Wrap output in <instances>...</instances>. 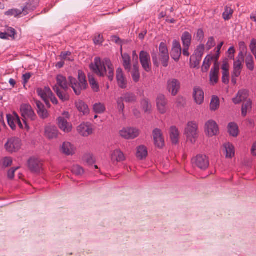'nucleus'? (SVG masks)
<instances>
[{
    "instance_id": "nucleus-1",
    "label": "nucleus",
    "mask_w": 256,
    "mask_h": 256,
    "mask_svg": "<svg viewBox=\"0 0 256 256\" xmlns=\"http://www.w3.org/2000/svg\"><path fill=\"white\" fill-rule=\"evenodd\" d=\"M90 70L98 76L104 77L107 76L110 80L112 81L114 78V68L108 58L103 60L98 57L95 58L94 62L90 65Z\"/></svg>"
},
{
    "instance_id": "nucleus-2",
    "label": "nucleus",
    "mask_w": 256,
    "mask_h": 256,
    "mask_svg": "<svg viewBox=\"0 0 256 256\" xmlns=\"http://www.w3.org/2000/svg\"><path fill=\"white\" fill-rule=\"evenodd\" d=\"M56 84L53 86V90L62 102L68 100L70 96L68 90L69 89L70 84L66 78L59 74L56 76Z\"/></svg>"
},
{
    "instance_id": "nucleus-3",
    "label": "nucleus",
    "mask_w": 256,
    "mask_h": 256,
    "mask_svg": "<svg viewBox=\"0 0 256 256\" xmlns=\"http://www.w3.org/2000/svg\"><path fill=\"white\" fill-rule=\"evenodd\" d=\"M78 82L75 78L69 77L70 86L76 95H80L88 86L86 76L82 71H78Z\"/></svg>"
},
{
    "instance_id": "nucleus-4",
    "label": "nucleus",
    "mask_w": 256,
    "mask_h": 256,
    "mask_svg": "<svg viewBox=\"0 0 256 256\" xmlns=\"http://www.w3.org/2000/svg\"><path fill=\"white\" fill-rule=\"evenodd\" d=\"M244 61V54L242 52H240L238 56L236 57V60L234 62L233 71L232 73V82L236 84L237 82L236 78H238L241 74L242 70V63Z\"/></svg>"
},
{
    "instance_id": "nucleus-5",
    "label": "nucleus",
    "mask_w": 256,
    "mask_h": 256,
    "mask_svg": "<svg viewBox=\"0 0 256 256\" xmlns=\"http://www.w3.org/2000/svg\"><path fill=\"white\" fill-rule=\"evenodd\" d=\"M198 124L195 122H190L188 123L187 126L185 129V134L188 140L191 143L194 144L196 142L198 138Z\"/></svg>"
},
{
    "instance_id": "nucleus-6",
    "label": "nucleus",
    "mask_w": 256,
    "mask_h": 256,
    "mask_svg": "<svg viewBox=\"0 0 256 256\" xmlns=\"http://www.w3.org/2000/svg\"><path fill=\"white\" fill-rule=\"evenodd\" d=\"M34 2V0H29L26 3V5L22 8V10L14 8L9 10L5 12V14L8 16H14L16 17L22 12L24 15H26L28 14L30 11L33 10L36 8V6H32V4Z\"/></svg>"
},
{
    "instance_id": "nucleus-7",
    "label": "nucleus",
    "mask_w": 256,
    "mask_h": 256,
    "mask_svg": "<svg viewBox=\"0 0 256 256\" xmlns=\"http://www.w3.org/2000/svg\"><path fill=\"white\" fill-rule=\"evenodd\" d=\"M20 111L22 116L23 118V121L26 125H27L26 120L30 119L32 120H35L36 116L31 106L28 104H22L20 108Z\"/></svg>"
},
{
    "instance_id": "nucleus-8",
    "label": "nucleus",
    "mask_w": 256,
    "mask_h": 256,
    "mask_svg": "<svg viewBox=\"0 0 256 256\" xmlns=\"http://www.w3.org/2000/svg\"><path fill=\"white\" fill-rule=\"evenodd\" d=\"M21 140L18 138H11L8 139L4 145L6 150L10 152L18 151L21 147Z\"/></svg>"
},
{
    "instance_id": "nucleus-9",
    "label": "nucleus",
    "mask_w": 256,
    "mask_h": 256,
    "mask_svg": "<svg viewBox=\"0 0 256 256\" xmlns=\"http://www.w3.org/2000/svg\"><path fill=\"white\" fill-rule=\"evenodd\" d=\"M180 88V81L174 78H171L168 80L166 82V90L172 96H176Z\"/></svg>"
},
{
    "instance_id": "nucleus-10",
    "label": "nucleus",
    "mask_w": 256,
    "mask_h": 256,
    "mask_svg": "<svg viewBox=\"0 0 256 256\" xmlns=\"http://www.w3.org/2000/svg\"><path fill=\"white\" fill-rule=\"evenodd\" d=\"M193 164L202 170H206L209 166L208 158L204 154H198L192 159Z\"/></svg>"
},
{
    "instance_id": "nucleus-11",
    "label": "nucleus",
    "mask_w": 256,
    "mask_h": 256,
    "mask_svg": "<svg viewBox=\"0 0 256 256\" xmlns=\"http://www.w3.org/2000/svg\"><path fill=\"white\" fill-rule=\"evenodd\" d=\"M140 134L138 129L134 128H124L120 131V136L125 139H134Z\"/></svg>"
},
{
    "instance_id": "nucleus-12",
    "label": "nucleus",
    "mask_w": 256,
    "mask_h": 256,
    "mask_svg": "<svg viewBox=\"0 0 256 256\" xmlns=\"http://www.w3.org/2000/svg\"><path fill=\"white\" fill-rule=\"evenodd\" d=\"M159 51L160 60L164 67H167L170 59L169 54L167 46L164 42H161L159 46Z\"/></svg>"
},
{
    "instance_id": "nucleus-13",
    "label": "nucleus",
    "mask_w": 256,
    "mask_h": 256,
    "mask_svg": "<svg viewBox=\"0 0 256 256\" xmlns=\"http://www.w3.org/2000/svg\"><path fill=\"white\" fill-rule=\"evenodd\" d=\"M140 59L143 68L146 72H149L151 70L150 54L145 51H142L140 54Z\"/></svg>"
},
{
    "instance_id": "nucleus-14",
    "label": "nucleus",
    "mask_w": 256,
    "mask_h": 256,
    "mask_svg": "<svg viewBox=\"0 0 256 256\" xmlns=\"http://www.w3.org/2000/svg\"><path fill=\"white\" fill-rule=\"evenodd\" d=\"M218 126L216 122L212 120H208L205 124V130L208 136H212L217 134Z\"/></svg>"
},
{
    "instance_id": "nucleus-15",
    "label": "nucleus",
    "mask_w": 256,
    "mask_h": 256,
    "mask_svg": "<svg viewBox=\"0 0 256 256\" xmlns=\"http://www.w3.org/2000/svg\"><path fill=\"white\" fill-rule=\"evenodd\" d=\"M28 166L32 172L39 173L42 169V163L38 159L32 158L28 160Z\"/></svg>"
},
{
    "instance_id": "nucleus-16",
    "label": "nucleus",
    "mask_w": 256,
    "mask_h": 256,
    "mask_svg": "<svg viewBox=\"0 0 256 256\" xmlns=\"http://www.w3.org/2000/svg\"><path fill=\"white\" fill-rule=\"evenodd\" d=\"M77 130L78 133L83 136H88L92 134L93 132L92 126L88 122L80 124Z\"/></svg>"
},
{
    "instance_id": "nucleus-17",
    "label": "nucleus",
    "mask_w": 256,
    "mask_h": 256,
    "mask_svg": "<svg viewBox=\"0 0 256 256\" xmlns=\"http://www.w3.org/2000/svg\"><path fill=\"white\" fill-rule=\"evenodd\" d=\"M152 134L156 146L160 148H162L164 144V140L161 130L158 128H156L153 130Z\"/></svg>"
},
{
    "instance_id": "nucleus-18",
    "label": "nucleus",
    "mask_w": 256,
    "mask_h": 256,
    "mask_svg": "<svg viewBox=\"0 0 256 256\" xmlns=\"http://www.w3.org/2000/svg\"><path fill=\"white\" fill-rule=\"evenodd\" d=\"M38 95L44 100L48 107H50L48 97L52 94V91L48 87H45L44 89L38 88L36 90Z\"/></svg>"
},
{
    "instance_id": "nucleus-19",
    "label": "nucleus",
    "mask_w": 256,
    "mask_h": 256,
    "mask_svg": "<svg viewBox=\"0 0 256 256\" xmlns=\"http://www.w3.org/2000/svg\"><path fill=\"white\" fill-rule=\"evenodd\" d=\"M182 54V48L180 42L174 40L172 42V48L171 52L172 58L176 62H178Z\"/></svg>"
},
{
    "instance_id": "nucleus-20",
    "label": "nucleus",
    "mask_w": 256,
    "mask_h": 256,
    "mask_svg": "<svg viewBox=\"0 0 256 256\" xmlns=\"http://www.w3.org/2000/svg\"><path fill=\"white\" fill-rule=\"evenodd\" d=\"M156 105L158 110L161 114H164L166 110L167 100L162 94L158 95L156 98Z\"/></svg>"
},
{
    "instance_id": "nucleus-21",
    "label": "nucleus",
    "mask_w": 256,
    "mask_h": 256,
    "mask_svg": "<svg viewBox=\"0 0 256 256\" xmlns=\"http://www.w3.org/2000/svg\"><path fill=\"white\" fill-rule=\"evenodd\" d=\"M220 66L218 62H214L213 67L210 70V82L212 84L218 82V73Z\"/></svg>"
},
{
    "instance_id": "nucleus-22",
    "label": "nucleus",
    "mask_w": 256,
    "mask_h": 256,
    "mask_svg": "<svg viewBox=\"0 0 256 256\" xmlns=\"http://www.w3.org/2000/svg\"><path fill=\"white\" fill-rule=\"evenodd\" d=\"M58 124L59 128L65 132L68 133L72 130V124L68 122L66 118L63 116H60L58 118Z\"/></svg>"
},
{
    "instance_id": "nucleus-23",
    "label": "nucleus",
    "mask_w": 256,
    "mask_h": 256,
    "mask_svg": "<svg viewBox=\"0 0 256 256\" xmlns=\"http://www.w3.org/2000/svg\"><path fill=\"white\" fill-rule=\"evenodd\" d=\"M60 151L66 156H72L75 152V148L70 142H65L60 146Z\"/></svg>"
},
{
    "instance_id": "nucleus-24",
    "label": "nucleus",
    "mask_w": 256,
    "mask_h": 256,
    "mask_svg": "<svg viewBox=\"0 0 256 256\" xmlns=\"http://www.w3.org/2000/svg\"><path fill=\"white\" fill-rule=\"evenodd\" d=\"M116 77L118 86L122 89H125L127 87V80L124 77L122 70L120 68L116 70Z\"/></svg>"
},
{
    "instance_id": "nucleus-25",
    "label": "nucleus",
    "mask_w": 256,
    "mask_h": 256,
    "mask_svg": "<svg viewBox=\"0 0 256 256\" xmlns=\"http://www.w3.org/2000/svg\"><path fill=\"white\" fill-rule=\"evenodd\" d=\"M193 96L196 102L198 104H202L204 100V92L198 86H196L194 88Z\"/></svg>"
},
{
    "instance_id": "nucleus-26",
    "label": "nucleus",
    "mask_w": 256,
    "mask_h": 256,
    "mask_svg": "<svg viewBox=\"0 0 256 256\" xmlns=\"http://www.w3.org/2000/svg\"><path fill=\"white\" fill-rule=\"evenodd\" d=\"M248 96V91L246 90H242L238 91L236 96L233 98L232 101L235 104H238L240 102L246 100Z\"/></svg>"
},
{
    "instance_id": "nucleus-27",
    "label": "nucleus",
    "mask_w": 256,
    "mask_h": 256,
    "mask_svg": "<svg viewBox=\"0 0 256 256\" xmlns=\"http://www.w3.org/2000/svg\"><path fill=\"white\" fill-rule=\"evenodd\" d=\"M45 136L48 139H54L58 136V130L54 126H48L45 128Z\"/></svg>"
},
{
    "instance_id": "nucleus-28",
    "label": "nucleus",
    "mask_w": 256,
    "mask_h": 256,
    "mask_svg": "<svg viewBox=\"0 0 256 256\" xmlns=\"http://www.w3.org/2000/svg\"><path fill=\"white\" fill-rule=\"evenodd\" d=\"M35 102L37 107V112L38 116L42 119L47 118L48 114L43 104L37 100H35Z\"/></svg>"
},
{
    "instance_id": "nucleus-29",
    "label": "nucleus",
    "mask_w": 256,
    "mask_h": 256,
    "mask_svg": "<svg viewBox=\"0 0 256 256\" xmlns=\"http://www.w3.org/2000/svg\"><path fill=\"white\" fill-rule=\"evenodd\" d=\"M75 104L78 110L84 115L89 113L88 106L83 101L79 100L76 102Z\"/></svg>"
},
{
    "instance_id": "nucleus-30",
    "label": "nucleus",
    "mask_w": 256,
    "mask_h": 256,
    "mask_svg": "<svg viewBox=\"0 0 256 256\" xmlns=\"http://www.w3.org/2000/svg\"><path fill=\"white\" fill-rule=\"evenodd\" d=\"M111 158L114 162H120L124 160L125 158L122 152L119 150H116L112 154Z\"/></svg>"
},
{
    "instance_id": "nucleus-31",
    "label": "nucleus",
    "mask_w": 256,
    "mask_h": 256,
    "mask_svg": "<svg viewBox=\"0 0 256 256\" xmlns=\"http://www.w3.org/2000/svg\"><path fill=\"white\" fill-rule=\"evenodd\" d=\"M224 150L226 152V156L227 158H232L234 155V149L233 145L230 142L224 144Z\"/></svg>"
},
{
    "instance_id": "nucleus-32",
    "label": "nucleus",
    "mask_w": 256,
    "mask_h": 256,
    "mask_svg": "<svg viewBox=\"0 0 256 256\" xmlns=\"http://www.w3.org/2000/svg\"><path fill=\"white\" fill-rule=\"evenodd\" d=\"M170 138L173 144H176L178 142L179 132L175 126H172L170 129Z\"/></svg>"
},
{
    "instance_id": "nucleus-33",
    "label": "nucleus",
    "mask_w": 256,
    "mask_h": 256,
    "mask_svg": "<svg viewBox=\"0 0 256 256\" xmlns=\"http://www.w3.org/2000/svg\"><path fill=\"white\" fill-rule=\"evenodd\" d=\"M245 60L246 68L250 71L254 70V63L252 55L250 54H246Z\"/></svg>"
},
{
    "instance_id": "nucleus-34",
    "label": "nucleus",
    "mask_w": 256,
    "mask_h": 256,
    "mask_svg": "<svg viewBox=\"0 0 256 256\" xmlns=\"http://www.w3.org/2000/svg\"><path fill=\"white\" fill-rule=\"evenodd\" d=\"M228 132L230 136H236L238 134V125L233 122H230L228 126Z\"/></svg>"
},
{
    "instance_id": "nucleus-35",
    "label": "nucleus",
    "mask_w": 256,
    "mask_h": 256,
    "mask_svg": "<svg viewBox=\"0 0 256 256\" xmlns=\"http://www.w3.org/2000/svg\"><path fill=\"white\" fill-rule=\"evenodd\" d=\"M148 155L146 148L144 146H140L137 148L136 156L140 160L145 158Z\"/></svg>"
},
{
    "instance_id": "nucleus-36",
    "label": "nucleus",
    "mask_w": 256,
    "mask_h": 256,
    "mask_svg": "<svg viewBox=\"0 0 256 256\" xmlns=\"http://www.w3.org/2000/svg\"><path fill=\"white\" fill-rule=\"evenodd\" d=\"M120 98H121L125 102L128 103L134 102L136 100V95L130 92H126Z\"/></svg>"
},
{
    "instance_id": "nucleus-37",
    "label": "nucleus",
    "mask_w": 256,
    "mask_h": 256,
    "mask_svg": "<svg viewBox=\"0 0 256 256\" xmlns=\"http://www.w3.org/2000/svg\"><path fill=\"white\" fill-rule=\"evenodd\" d=\"M182 40L184 46H190L192 40L191 34L188 32H184L182 36Z\"/></svg>"
},
{
    "instance_id": "nucleus-38",
    "label": "nucleus",
    "mask_w": 256,
    "mask_h": 256,
    "mask_svg": "<svg viewBox=\"0 0 256 256\" xmlns=\"http://www.w3.org/2000/svg\"><path fill=\"white\" fill-rule=\"evenodd\" d=\"M122 56L123 60V66L125 69L129 72L131 68L130 56L126 53L122 54Z\"/></svg>"
},
{
    "instance_id": "nucleus-39",
    "label": "nucleus",
    "mask_w": 256,
    "mask_h": 256,
    "mask_svg": "<svg viewBox=\"0 0 256 256\" xmlns=\"http://www.w3.org/2000/svg\"><path fill=\"white\" fill-rule=\"evenodd\" d=\"M213 58L214 56H212L208 55L204 58L202 66V71L203 72H206L208 70L211 64L210 61L213 60Z\"/></svg>"
},
{
    "instance_id": "nucleus-40",
    "label": "nucleus",
    "mask_w": 256,
    "mask_h": 256,
    "mask_svg": "<svg viewBox=\"0 0 256 256\" xmlns=\"http://www.w3.org/2000/svg\"><path fill=\"white\" fill-rule=\"evenodd\" d=\"M88 78L92 90L94 92H98L99 90V86L94 76L92 75L89 74L88 75Z\"/></svg>"
},
{
    "instance_id": "nucleus-41",
    "label": "nucleus",
    "mask_w": 256,
    "mask_h": 256,
    "mask_svg": "<svg viewBox=\"0 0 256 256\" xmlns=\"http://www.w3.org/2000/svg\"><path fill=\"white\" fill-rule=\"evenodd\" d=\"M252 102L251 100H247L245 103L243 104L242 108V114L244 116H246L248 112L252 108Z\"/></svg>"
},
{
    "instance_id": "nucleus-42",
    "label": "nucleus",
    "mask_w": 256,
    "mask_h": 256,
    "mask_svg": "<svg viewBox=\"0 0 256 256\" xmlns=\"http://www.w3.org/2000/svg\"><path fill=\"white\" fill-rule=\"evenodd\" d=\"M202 58L192 54L190 58V66L192 68L198 67L200 64Z\"/></svg>"
},
{
    "instance_id": "nucleus-43",
    "label": "nucleus",
    "mask_w": 256,
    "mask_h": 256,
    "mask_svg": "<svg viewBox=\"0 0 256 256\" xmlns=\"http://www.w3.org/2000/svg\"><path fill=\"white\" fill-rule=\"evenodd\" d=\"M71 171L72 174L78 176H82L84 172V168L78 164L74 165L72 168Z\"/></svg>"
},
{
    "instance_id": "nucleus-44",
    "label": "nucleus",
    "mask_w": 256,
    "mask_h": 256,
    "mask_svg": "<svg viewBox=\"0 0 256 256\" xmlns=\"http://www.w3.org/2000/svg\"><path fill=\"white\" fill-rule=\"evenodd\" d=\"M233 12L234 11L232 8L228 6H226L224 12L222 14L223 18L225 20H229L231 18Z\"/></svg>"
},
{
    "instance_id": "nucleus-45",
    "label": "nucleus",
    "mask_w": 256,
    "mask_h": 256,
    "mask_svg": "<svg viewBox=\"0 0 256 256\" xmlns=\"http://www.w3.org/2000/svg\"><path fill=\"white\" fill-rule=\"evenodd\" d=\"M220 106L219 99L217 96H213L212 98L210 108L212 110H217Z\"/></svg>"
},
{
    "instance_id": "nucleus-46",
    "label": "nucleus",
    "mask_w": 256,
    "mask_h": 256,
    "mask_svg": "<svg viewBox=\"0 0 256 256\" xmlns=\"http://www.w3.org/2000/svg\"><path fill=\"white\" fill-rule=\"evenodd\" d=\"M15 114H14V116H12L10 114H7L6 115V118L8 120V122L12 130H14L16 128V124L15 122H16V117H15Z\"/></svg>"
},
{
    "instance_id": "nucleus-47",
    "label": "nucleus",
    "mask_w": 256,
    "mask_h": 256,
    "mask_svg": "<svg viewBox=\"0 0 256 256\" xmlns=\"http://www.w3.org/2000/svg\"><path fill=\"white\" fill-rule=\"evenodd\" d=\"M94 110L96 113L102 114L106 110L104 106L101 103H96L94 105Z\"/></svg>"
},
{
    "instance_id": "nucleus-48",
    "label": "nucleus",
    "mask_w": 256,
    "mask_h": 256,
    "mask_svg": "<svg viewBox=\"0 0 256 256\" xmlns=\"http://www.w3.org/2000/svg\"><path fill=\"white\" fill-rule=\"evenodd\" d=\"M204 50V46L203 44H200L197 46L193 55L202 58Z\"/></svg>"
},
{
    "instance_id": "nucleus-49",
    "label": "nucleus",
    "mask_w": 256,
    "mask_h": 256,
    "mask_svg": "<svg viewBox=\"0 0 256 256\" xmlns=\"http://www.w3.org/2000/svg\"><path fill=\"white\" fill-rule=\"evenodd\" d=\"M141 105L145 112H149L152 108L151 104L148 100L146 99H144L142 101Z\"/></svg>"
},
{
    "instance_id": "nucleus-50",
    "label": "nucleus",
    "mask_w": 256,
    "mask_h": 256,
    "mask_svg": "<svg viewBox=\"0 0 256 256\" xmlns=\"http://www.w3.org/2000/svg\"><path fill=\"white\" fill-rule=\"evenodd\" d=\"M250 49L253 56L256 54V40L252 39L250 44Z\"/></svg>"
},
{
    "instance_id": "nucleus-51",
    "label": "nucleus",
    "mask_w": 256,
    "mask_h": 256,
    "mask_svg": "<svg viewBox=\"0 0 256 256\" xmlns=\"http://www.w3.org/2000/svg\"><path fill=\"white\" fill-rule=\"evenodd\" d=\"M215 42L213 37H210L208 38V42L206 44V47L208 50L211 49L215 46Z\"/></svg>"
},
{
    "instance_id": "nucleus-52",
    "label": "nucleus",
    "mask_w": 256,
    "mask_h": 256,
    "mask_svg": "<svg viewBox=\"0 0 256 256\" xmlns=\"http://www.w3.org/2000/svg\"><path fill=\"white\" fill-rule=\"evenodd\" d=\"M84 160L90 165L92 164L94 162V160L92 156L90 154H86L84 156Z\"/></svg>"
},
{
    "instance_id": "nucleus-53",
    "label": "nucleus",
    "mask_w": 256,
    "mask_h": 256,
    "mask_svg": "<svg viewBox=\"0 0 256 256\" xmlns=\"http://www.w3.org/2000/svg\"><path fill=\"white\" fill-rule=\"evenodd\" d=\"M12 162V158L10 157H6L2 160L3 166L4 167L10 166Z\"/></svg>"
},
{
    "instance_id": "nucleus-54",
    "label": "nucleus",
    "mask_w": 256,
    "mask_h": 256,
    "mask_svg": "<svg viewBox=\"0 0 256 256\" xmlns=\"http://www.w3.org/2000/svg\"><path fill=\"white\" fill-rule=\"evenodd\" d=\"M18 167L12 168H10L8 172V177L10 179H12L14 176L16 170L18 169Z\"/></svg>"
},
{
    "instance_id": "nucleus-55",
    "label": "nucleus",
    "mask_w": 256,
    "mask_h": 256,
    "mask_svg": "<svg viewBox=\"0 0 256 256\" xmlns=\"http://www.w3.org/2000/svg\"><path fill=\"white\" fill-rule=\"evenodd\" d=\"M103 36L101 34L96 36L94 39V42L96 44H100L102 42Z\"/></svg>"
},
{
    "instance_id": "nucleus-56",
    "label": "nucleus",
    "mask_w": 256,
    "mask_h": 256,
    "mask_svg": "<svg viewBox=\"0 0 256 256\" xmlns=\"http://www.w3.org/2000/svg\"><path fill=\"white\" fill-rule=\"evenodd\" d=\"M234 52L235 50L234 46H231L229 48L228 51V57L230 60L234 59Z\"/></svg>"
},
{
    "instance_id": "nucleus-57",
    "label": "nucleus",
    "mask_w": 256,
    "mask_h": 256,
    "mask_svg": "<svg viewBox=\"0 0 256 256\" xmlns=\"http://www.w3.org/2000/svg\"><path fill=\"white\" fill-rule=\"evenodd\" d=\"M124 102V101L120 98L117 100L118 108L120 111H122V112H123L124 108V105L123 103Z\"/></svg>"
},
{
    "instance_id": "nucleus-58",
    "label": "nucleus",
    "mask_w": 256,
    "mask_h": 256,
    "mask_svg": "<svg viewBox=\"0 0 256 256\" xmlns=\"http://www.w3.org/2000/svg\"><path fill=\"white\" fill-rule=\"evenodd\" d=\"M222 82L224 84H228L229 82V72H222Z\"/></svg>"
},
{
    "instance_id": "nucleus-59",
    "label": "nucleus",
    "mask_w": 256,
    "mask_h": 256,
    "mask_svg": "<svg viewBox=\"0 0 256 256\" xmlns=\"http://www.w3.org/2000/svg\"><path fill=\"white\" fill-rule=\"evenodd\" d=\"M239 47L241 51L240 52H246V54H247V47L244 42H240L238 43Z\"/></svg>"
},
{
    "instance_id": "nucleus-60",
    "label": "nucleus",
    "mask_w": 256,
    "mask_h": 256,
    "mask_svg": "<svg viewBox=\"0 0 256 256\" xmlns=\"http://www.w3.org/2000/svg\"><path fill=\"white\" fill-rule=\"evenodd\" d=\"M229 65L228 60H226L223 62L222 69V72H228Z\"/></svg>"
},
{
    "instance_id": "nucleus-61",
    "label": "nucleus",
    "mask_w": 256,
    "mask_h": 256,
    "mask_svg": "<svg viewBox=\"0 0 256 256\" xmlns=\"http://www.w3.org/2000/svg\"><path fill=\"white\" fill-rule=\"evenodd\" d=\"M31 75L30 73H26L22 76V84L25 86V84L28 82V80L30 79Z\"/></svg>"
},
{
    "instance_id": "nucleus-62",
    "label": "nucleus",
    "mask_w": 256,
    "mask_h": 256,
    "mask_svg": "<svg viewBox=\"0 0 256 256\" xmlns=\"http://www.w3.org/2000/svg\"><path fill=\"white\" fill-rule=\"evenodd\" d=\"M8 36L9 38H14L16 34L15 30L14 28H10L8 29Z\"/></svg>"
},
{
    "instance_id": "nucleus-63",
    "label": "nucleus",
    "mask_w": 256,
    "mask_h": 256,
    "mask_svg": "<svg viewBox=\"0 0 256 256\" xmlns=\"http://www.w3.org/2000/svg\"><path fill=\"white\" fill-rule=\"evenodd\" d=\"M140 77V76L139 72H132V78L134 82H138Z\"/></svg>"
},
{
    "instance_id": "nucleus-64",
    "label": "nucleus",
    "mask_w": 256,
    "mask_h": 256,
    "mask_svg": "<svg viewBox=\"0 0 256 256\" xmlns=\"http://www.w3.org/2000/svg\"><path fill=\"white\" fill-rule=\"evenodd\" d=\"M152 59L154 62V64L156 66H158L159 65V62L158 60L156 54L154 52L152 54Z\"/></svg>"
}]
</instances>
